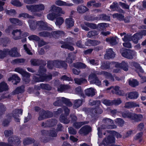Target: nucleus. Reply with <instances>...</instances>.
Returning a JSON list of instances; mask_svg holds the SVG:
<instances>
[{"instance_id": "58836bf2", "label": "nucleus", "mask_w": 146, "mask_h": 146, "mask_svg": "<svg viewBox=\"0 0 146 146\" xmlns=\"http://www.w3.org/2000/svg\"><path fill=\"white\" fill-rule=\"evenodd\" d=\"M75 55L73 53H69L68 54V57L66 58V61L69 63H71L72 62L73 60L75 59Z\"/></svg>"}, {"instance_id": "bb28decb", "label": "nucleus", "mask_w": 146, "mask_h": 146, "mask_svg": "<svg viewBox=\"0 0 146 146\" xmlns=\"http://www.w3.org/2000/svg\"><path fill=\"white\" fill-rule=\"evenodd\" d=\"M117 38L116 37H110L106 39V41L111 45H113L117 43Z\"/></svg>"}, {"instance_id": "ddd939ff", "label": "nucleus", "mask_w": 146, "mask_h": 146, "mask_svg": "<svg viewBox=\"0 0 146 146\" xmlns=\"http://www.w3.org/2000/svg\"><path fill=\"white\" fill-rule=\"evenodd\" d=\"M111 90V92L113 94H115L120 96H123L124 94V91L121 90L119 87L118 86H117L115 87L111 86L107 89V90Z\"/></svg>"}, {"instance_id": "a878e982", "label": "nucleus", "mask_w": 146, "mask_h": 146, "mask_svg": "<svg viewBox=\"0 0 146 146\" xmlns=\"http://www.w3.org/2000/svg\"><path fill=\"white\" fill-rule=\"evenodd\" d=\"M131 40H132L134 43L137 44L138 42V40L142 38V36L141 34H139L138 33L131 36Z\"/></svg>"}, {"instance_id": "09e8293b", "label": "nucleus", "mask_w": 146, "mask_h": 146, "mask_svg": "<svg viewBox=\"0 0 146 146\" xmlns=\"http://www.w3.org/2000/svg\"><path fill=\"white\" fill-rule=\"evenodd\" d=\"M53 33V36L55 38L59 37L60 36H64V33L63 31H54Z\"/></svg>"}, {"instance_id": "b1692460", "label": "nucleus", "mask_w": 146, "mask_h": 146, "mask_svg": "<svg viewBox=\"0 0 146 146\" xmlns=\"http://www.w3.org/2000/svg\"><path fill=\"white\" fill-rule=\"evenodd\" d=\"M34 141L35 140L33 139L29 138L25 139L23 141V143L25 145H26L33 143V145L34 146H38L39 144V143L37 141L34 142Z\"/></svg>"}, {"instance_id": "f257e3e1", "label": "nucleus", "mask_w": 146, "mask_h": 146, "mask_svg": "<svg viewBox=\"0 0 146 146\" xmlns=\"http://www.w3.org/2000/svg\"><path fill=\"white\" fill-rule=\"evenodd\" d=\"M26 7L27 9L30 11L34 15L40 17L42 15V13H38L43 11L45 9V5L42 3H39L31 5H27Z\"/></svg>"}, {"instance_id": "13d9d810", "label": "nucleus", "mask_w": 146, "mask_h": 146, "mask_svg": "<svg viewBox=\"0 0 146 146\" xmlns=\"http://www.w3.org/2000/svg\"><path fill=\"white\" fill-rule=\"evenodd\" d=\"M132 113L130 112H125L123 113L122 115L124 118H128L131 119L132 115H133Z\"/></svg>"}, {"instance_id": "69168bd1", "label": "nucleus", "mask_w": 146, "mask_h": 146, "mask_svg": "<svg viewBox=\"0 0 146 146\" xmlns=\"http://www.w3.org/2000/svg\"><path fill=\"white\" fill-rule=\"evenodd\" d=\"M118 6V3L115 2H113L110 6V8L113 11H115L117 8Z\"/></svg>"}, {"instance_id": "dca6fc26", "label": "nucleus", "mask_w": 146, "mask_h": 146, "mask_svg": "<svg viewBox=\"0 0 146 146\" xmlns=\"http://www.w3.org/2000/svg\"><path fill=\"white\" fill-rule=\"evenodd\" d=\"M115 138L113 136H109L104 139L100 144V146H107V145L111 143H114Z\"/></svg>"}, {"instance_id": "423d86ee", "label": "nucleus", "mask_w": 146, "mask_h": 146, "mask_svg": "<svg viewBox=\"0 0 146 146\" xmlns=\"http://www.w3.org/2000/svg\"><path fill=\"white\" fill-rule=\"evenodd\" d=\"M56 101L53 104L55 106L59 105L62 103H64L68 106H71L72 105V104L69 101V100L65 98L59 97L56 98Z\"/></svg>"}, {"instance_id": "f8f14e48", "label": "nucleus", "mask_w": 146, "mask_h": 146, "mask_svg": "<svg viewBox=\"0 0 146 146\" xmlns=\"http://www.w3.org/2000/svg\"><path fill=\"white\" fill-rule=\"evenodd\" d=\"M103 121H104L106 124L108 125V126H106V125H102L101 126L102 129H113L116 127L115 125L112 126L111 125V124L113 123V120L110 119H104L103 120Z\"/></svg>"}, {"instance_id": "a18cd8bd", "label": "nucleus", "mask_w": 146, "mask_h": 146, "mask_svg": "<svg viewBox=\"0 0 146 146\" xmlns=\"http://www.w3.org/2000/svg\"><path fill=\"white\" fill-rule=\"evenodd\" d=\"M64 19L61 17H59L56 18L55 24L56 25L60 26L64 22Z\"/></svg>"}, {"instance_id": "7c9ffc66", "label": "nucleus", "mask_w": 146, "mask_h": 146, "mask_svg": "<svg viewBox=\"0 0 146 146\" xmlns=\"http://www.w3.org/2000/svg\"><path fill=\"white\" fill-rule=\"evenodd\" d=\"M85 94L88 96H92L95 95V90L92 88L87 89L85 90Z\"/></svg>"}, {"instance_id": "c9c22d12", "label": "nucleus", "mask_w": 146, "mask_h": 146, "mask_svg": "<svg viewBox=\"0 0 146 146\" xmlns=\"http://www.w3.org/2000/svg\"><path fill=\"white\" fill-rule=\"evenodd\" d=\"M129 85L131 86L134 87L139 84L138 82L135 79L130 78L128 80Z\"/></svg>"}, {"instance_id": "1a4fd4ad", "label": "nucleus", "mask_w": 146, "mask_h": 146, "mask_svg": "<svg viewBox=\"0 0 146 146\" xmlns=\"http://www.w3.org/2000/svg\"><path fill=\"white\" fill-rule=\"evenodd\" d=\"M66 43L64 44L61 46L62 48H67L71 51H73L74 50V47L70 45H74L73 42V39L70 37H68L67 38Z\"/></svg>"}, {"instance_id": "f704fd0d", "label": "nucleus", "mask_w": 146, "mask_h": 146, "mask_svg": "<svg viewBox=\"0 0 146 146\" xmlns=\"http://www.w3.org/2000/svg\"><path fill=\"white\" fill-rule=\"evenodd\" d=\"M75 82L78 85H80L86 82L87 80L84 78H75L74 79Z\"/></svg>"}, {"instance_id": "72a5a7b5", "label": "nucleus", "mask_w": 146, "mask_h": 146, "mask_svg": "<svg viewBox=\"0 0 146 146\" xmlns=\"http://www.w3.org/2000/svg\"><path fill=\"white\" fill-rule=\"evenodd\" d=\"M65 22L66 26L69 28L74 25V21L72 18H69L66 19Z\"/></svg>"}, {"instance_id": "aec40b11", "label": "nucleus", "mask_w": 146, "mask_h": 146, "mask_svg": "<svg viewBox=\"0 0 146 146\" xmlns=\"http://www.w3.org/2000/svg\"><path fill=\"white\" fill-rule=\"evenodd\" d=\"M55 4L59 6H66L67 7H71L74 5V4L72 3H69L68 2L64 1L61 0H58L56 1Z\"/></svg>"}, {"instance_id": "7ed1b4c3", "label": "nucleus", "mask_w": 146, "mask_h": 146, "mask_svg": "<svg viewBox=\"0 0 146 146\" xmlns=\"http://www.w3.org/2000/svg\"><path fill=\"white\" fill-rule=\"evenodd\" d=\"M15 71L21 74L23 77V79L26 84L28 83L30 81V74L21 68H17L15 69Z\"/></svg>"}, {"instance_id": "6e6552de", "label": "nucleus", "mask_w": 146, "mask_h": 146, "mask_svg": "<svg viewBox=\"0 0 146 146\" xmlns=\"http://www.w3.org/2000/svg\"><path fill=\"white\" fill-rule=\"evenodd\" d=\"M121 53L123 57L129 59H132L136 55L135 51L129 49L126 50Z\"/></svg>"}, {"instance_id": "4d7b16f0", "label": "nucleus", "mask_w": 146, "mask_h": 146, "mask_svg": "<svg viewBox=\"0 0 146 146\" xmlns=\"http://www.w3.org/2000/svg\"><path fill=\"white\" fill-rule=\"evenodd\" d=\"M11 3L13 5L17 6H21L22 4L18 0H12Z\"/></svg>"}, {"instance_id": "864d4df0", "label": "nucleus", "mask_w": 146, "mask_h": 146, "mask_svg": "<svg viewBox=\"0 0 146 146\" xmlns=\"http://www.w3.org/2000/svg\"><path fill=\"white\" fill-rule=\"evenodd\" d=\"M42 60H39L35 59H32L30 61L31 64L33 66H37L38 65L41 61Z\"/></svg>"}, {"instance_id": "473e14b6", "label": "nucleus", "mask_w": 146, "mask_h": 146, "mask_svg": "<svg viewBox=\"0 0 146 146\" xmlns=\"http://www.w3.org/2000/svg\"><path fill=\"white\" fill-rule=\"evenodd\" d=\"M101 74H102L106 78L110 79L113 81H114V77L110 73L107 72L102 71L101 72Z\"/></svg>"}, {"instance_id": "9d476101", "label": "nucleus", "mask_w": 146, "mask_h": 146, "mask_svg": "<svg viewBox=\"0 0 146 146\" xmlns=\"http://www.w3.org/2000/svg\"><path fill=\"white\" fill-rule=\"evenodd\" d=\"M63 109L65 114V116L63 114H62L60 116V120L61 122L67 124L70 121V120L67 119L66 117L69 114L70 110L68 109L66 107H64Z\"/></svg>"}, {"instance_id": "412c9836", "label": "nucleus", "mask_w": 146, "mask_h": 146, "mask_svg": "<svg viewBox=\"0 0 146 146\" xmlns=\"http://www.w3.org/2000/svg\"><path fill=\"white\" fill-rule=\"evenodd\" d=\"M23 113V110L20 109L15 110L13 112V116L15 119L16 121L18 122L19 121V114H22Z\"/></svg>"}, {"instance_id": "680f3d73", "label": "nucleus", "mask_w": 146, "mask_h": 146, "mask_svg": "<svg viewBox=\"0 0 146 146\" xmlns=\"http://www.w3.org/2000/svg\"><path fill=\"white\" fill-rule=\"evenodd\" d=\"M84 25L92 29H95L96 28V24L93 23H89L88 22H85L84 23Z\"/></svg>"}, {"instance_id": "c85d7f7f", "label": "nucleus", "mask_w": 146, "mask_h": 146, "mask_svg": "<svg viewBox=\"0 0 146 146\" xmlns=\"http://www.w3.org/2000/svg\"><path fill=\"white\" fill-rule=\"evenodd\" d=\"M133 115L131 117V119L135 121L139 122L141 121L143 118V116L141 114H136L132 113Z\"/></svg>"}, {"instance_id": "bf43d9fd", "label": "nucleus", "mask_w": 146, "mask_h": 146, "mask_svg": "<svg viewBox=\"0 0 146 146\" xmlns=\"http://www.w3.org/2000/svg\"><path fill=\"white\" fill-rule=\"evenodd\" d=\"M131 36L130 35H125L124 37L122 38L123 41L125 42H129L131 40Z\"/></svg>"}, {"instance_id": "c756f323", "label": "nucleus", "mask_w": 146, "mask_h": 146, "mask_svg": "<svg viewBox=\"0 0 146 146\" xmlns=\"http://www.w3.org/2000/svg\"><path fill=\"white\" fill-rule=\"evenodd\" d=\"M57 123V121L55 120L47 122L46 123H42V126L44 127H51L55 125Z\"/></svg>"}, {"instance_id": "c03bdc74", "label": "nucleus", "mask_w": 146, "mask_h": 146, "mask_svg": "<svg viewBox=\"0 0 146 146\" xmlns=\"http://www.w3.org/2000/svg\"><path fill=\"white\" fill-rule=\"evenodd\" d=\"M138 96V93L137 92H131L128 94V97L130 99H136Z\"/></svg>"}, {"instance_id": "79ce46f5", "label": "nucleus", "mask_w": 146, "mask_h": 146, "mask_svg": "<svg viewBox=\"0 0 146 146\" xmlns=\"http://www.w3.org/2000/svg\"><path fill=\"white\" fill-rule=\"evenodd\" d=\"M24 91V87L23 86H22L17 87L14 91L12 93L13 94H17L23 92Z\"/></svg>"}, {"instance_id": "20e7f679", "label": "nucleus", "mask_w": 146, "mask_h": 146, "mask_svg": "<svg viewBox=\"0 0 146 146\" xmlns=\"http://www.w3.org/2000/svg\"><path fill=\"white\" fill-rule=\"evenodd\" d=\"M46 69L42 67H40L39 69V71L40 72V78L39 80H36L37 82H42L44 80L48 81L52 79V76L51 75H46L45 74V73L46 72Z\"/></svg>"}, {"instance_id": "ea45409f", "label": "nucleus", "mask_w": 146, "mask_h": 146, "mask_svg": "<svg viewBox=\"0 0 146 146\" xmlns=\"http://www.w3.org/2000/svg\"><path fill=\"white\" fill-rule=\"evenodd\" d=\"M9 21L12 23L13 24H17L21 26L23 24V22L16 18H10Z\"/></svg>"}, {"instance_id": "0eeeda50", "label": "nucleus", "mask_w": 146, "mask_h": 146, "mask_svg": "<svg viewBox=\"0 0 146 146\" xmlns=\"http://www.w3.org/2000/svg\"><path fill=\"white\" fill-rule=\"evenodd\" d=\"M21 143L19 138L14 136L9 137L8 139L7 144L9 146H13V145L18 146Z\"/></svg>"}, {"instance_id": "39448f33", "label": "nucleus", "mask_w": 146, "mask_h": 146, "mask_svg": "<svg viewBox=\"0 0 146 146\" xmlns=\"http://www.w3.org/2000/svg\"><path fill=\"white\" fill-rule=\"evenodd\" d=\"M54 64V66L56 68H63L66 69L67 66V64L64 61H59V60H55L54 61H49L47 63V67L48 68H52L50 65Z\"/></svg>"}, {"instance_id": "cd10ccee", "label": "nucleus", "mask_w": 146, "mask_h": 146, "mask_svg": "<svg viewBox=\"0 0 146 146\" xmlns=\"http://www.w3.org/2000/svg\"><path fill=\"white\" fill-rule=\"evenodd\" d=\"M88 10V9L85 6L79 5L77 8V12L79 13L82 14Z\"/></svg>"}, {"instance_id": "9b49d317", "label": "nucleus", "mask_w": 146, "mask_h": 146, "mask_svg": "<svg viewBox=\"0 0 146 146\" xmlns=\"http://www.w3.org/2000/svg\"><path fill=\"white\" fill-rule=\"evenodd\" d=\"M52 116V113L48 111H46L44 110H41L40 112L39 116L38 117L39 120H42L46 118H48Z\"/></svg>"}, {"instance_id": "a19ab883", "label": "nucleus", "mask_w": 146, "mask_h": 146, "mask_svg": "<svg viewBox=\"0 0 146 146\" xmlns=\"http://www.w3.org/2000/svg\"><path fill=\"white\" fill-rule=\"evenodd\" d=\"M88 123V122L87 121L75 122L73 123V126L76 129H78L82 125Z\"/></svg>"}, {"instance_id": "f3484780", "label": "nucleus", "mask_w": 146, "mask_h": 146, "mask_svg": "<svg viewBox=\"0 0 146 146\" xmlns=\"http://www.w3.org/2000/svg\"><path fill=\"white\" fill-rule=\"evenodd\" d=\"M7 53L11 56L13 57H17L21 56L18 52V50L16 47L12 48L10 50L7 49Z\"/></svg>"}, {"instance_id": "774afa93", "label": "nucleus", "mask_w": 146, "mask_h": 146, "mask_svg": "<svg viewBox=\"0 0 146 146\" xmlns=\"http://www.w3.org/2000/svg\"><path fill=\"white\" fill-rule=\"evenodd\" d=\"M13 133V131L11 130H6L4 131V133L5 136L6 137H9L12 135Z\"/></svg>"}, {"instance_id": "5701e85b", "label": "nucleus", "mask_w": 146, "mask_h": 146, "mask_svg": "<svg viewBox=\"0 0 146 146\" xmlns=\"http://www.w3.org/2000/svg\"><path fill=\"white\" fill-rule=\"evenodd\" d=\"M115 55V54L112 49L110 48L107 50L106 54L104 55V57L106 59H109L114 58Z\"/></svg>"}, {"instance_id": "393cba45", "label": "nucleus", "mask_w": 146, "mask_h": 146, "mask_svg": "<svg viewBox=\"0 0 146 146\" xmlns=\"http://www.w3.org/2000/svg\"><path fill=\"white\" fill-rule=\"evenodd\" d=\"M137 107H139V105L136 103L134 102H127L125 103L124 106L125 108L127 109Z\"/></svg>"}, {"instance_id": "338daca9", "label": "nucleus", "mask_w": 146, "mask_h": 146, "mask_svg": "<svg viewBox=\"0 0 146 146\" xmlns=\"http://www.w3.org/2000/svg\"><path fill=\"white\" fill-rule=\"evenodd\" d=\"M6 12L7 14L10 15H13L16 14V12L14 9H10V10H6Z\"/></svg>"}, {"instance_id": "a211bd4d", "label": "nucleus", "mask_w": 146, "mask_h": 146, "mask_svg": "<svg viewBox=\"0 0 146 146\" xmlns=\"http://www.w3.org/2000/svg\"><path fill=\"white\" fill-rule=\"evenodd\" d=\"M12 34L13 35V38L15 40L21 39L23 36L22 32L20 30H14L12 32Z\"/></svg>"}, {"instance_id": "4be33fe9", "label": "nucleus", "mask_w": 146, "mask_h": 146, "mask_svg": "<svg viewBox=\"0 0 146 146\" xmlns=\"http://www.w3.org/2000/svg\"><path fill=\"white\" fill-rule=\"evenodd\" d=\"M115 63V62H112L109 63L107 62L102 63V65L101 66V68L103 70H106L108 69L111 68L115 66V65L113 64L111 65V63Z\"/></svg>"}, {"instance_id": "de8ad7c7", "label": "nucleus", "mask_w": 146, "mask_h": 146, "mask_svg": "<svg viewBox=\"0 0 146 146\" xmlns=\"http://www.w3.org/2000/svg\"><path fill=\"white\" fill-rule=\"evenodd\" d=\"M82 103V101L81 100L79 99L75 100L74 108L75 109L78 108L81 105Z\"/></svg>"}, {"instance_id": "2f4dec72", "label": "nucleus", "mask_w": 146, "mask_h": 146, "mask_svg": "<svg viewBox=\"0 0 146 146\" xmlns=\"http://www.w3.org/2000/svg\"><path fill=\"white\" fill-rule=\"evenodd\" d=\"M9 89L7 84L3 82L0 83V92L7 91Z\"/></svg>"}, {"instance_id": "49530a36", "label": "nucleus", "mask_w": 146, "mask_h": 146, "mask_svg": "<svg viewBox=\"0 0 146 146\" xmlns=\"http://www.w3.org/2000/svg\"><path fill=\"white\" fill-rule=\"evenodd\" d=\"M73 65L74 67L78 68H84L86 67V65L85 64L81 62H77L74 64Z\"/></svg>"}, {"instance_id": "052dcab7", "label": "nucleus", "mask_w": 146, "mask_h": 146, "mask_svg": "<svg viewBox=\"0 0 146 146\" xmlns=\"http://www.w3.org/2000/svg\"><path fill=\"white\" fill-rule=\"evenodd\" d=\"M7 53V49H4L3 51L0 50V58H2L5 57Z\"/></svg>"}, {"instance_id": "6ab92c4d", "label": "nucleus", "mask_w": 146, "mask_h": 146, "mask_svg": "<svg viewBox=\"0 0 146 146\" xmlns=\"http://www.w3.org/2000/svg\"><path fill=\"white\" fill-rule=\"evenodd\" d=\"M91 130V128L88 126L86 125L82 127L79 131V133L84 135L87 134Z\"/></svg>"}, {"instance_id": "6e6d98bb", "label": "nucleus", "mask_w": 146, "mask_h": 146, "mask_svg": "<svg viewBox=\"0 0 146 146\" xmlns=\"http://www.w3.org/2000/svg\"><path fill=\"white\" fill-rule=\"evenodd\" d=\"M40 87L43 89L49 90L51 89L50 86L48 84H42L40 85Z\"/></svg>"}, {"instance_id": "0e129e2a", "label": "nucleus", "mask_w": 146, "mask_h": 146, "mask_svg": "<svg viewBox=\"0 0 146 146\" xmlns=\"http://www.w3.org/2000/svg\"><path fill=\"white\" fill-rule=\"evenodd\" d=\"M68 132L70 134L75 135L76 134V131L72 127L68 128Z\"/></svg>"}, {"instance_id": "8fccbe9b", "label": "nucleus", "mask_w": 146, "mask_h": 146, "mask_svg": "<svg viewBox=\"0 0 146 146\" xmlns=\"http://www.w3.org/2000/svg\"><path fill=\"white\" fill-rule=\"evenodd\" d=\"M99 33V31L94 30L89 32L88 33L87 36L88 37H91L98 35Z\"/></svg>"}, {"instance_id": "2eb2a0df", "label": "nucleus", "mask_w": 146, "mask_h": 146, "mask_svg": "<svg viewBox=\"0 0 146 146\" xmlns=\"http://www.w3.org/2000/svg\"><path fill=\"white\" fill-rule=\"evenodd\" d=\"M111 65L113 64L116 68H119L123 69L125 71H127L128 70L129 66L127 62L123 61L121 63L115 62V63H111Z\"/></svg>"}, {"instance_id": "603ef678", "label": "nucleus", "mask_w": 146, "mask_h": 146, "mask_svg": "<svg viewBox=\"0 0 146 146\" xmlns=\"http://www.w3.org/2000/svg\"><path fill=\"white\" fill-rule=\"evenodd\" d=\"M18 17H23L25 18L33 19L34 18L33 16L30 15L29 14L26 13H23L19 14Z\"/></svg>"}, {"instance_id": "4c0bfd02", "label": "nucleus", "mask_w": 146, "mask_h": 146, "mask_svg": "<svg viewBox=\"0 0 146 146\" xmlns=\"http://www.w3.org/2000/svg\"><path fill=\"white\" fill-rule=\"evenodd\" d=\"M20 78L16 74L13 75L8 79V80L9 81H11L12 80L15 81L16 82L15 84H16L20 81Z\"/></svg>"}, {"instance_id": "f03ea898", "label": "nucleus", "mask_w": 146, "mask_h": 146, "mask_svg": "<svg viewBox=\"0 0 146 146\" xmlns=\"http://www.w3.org/2000/svg\"><path fill=\"white\" fill-rule=\"evenodd\" d=\"M28 22L30 29L32 30L36 28L37 25L39 27V30H46L48 26V24L46 22L42 21L35 22L33 20H29Z\"/></svg>"}, {"instance_id": "5fc2aeb1", "label": "nucleus", "mask_w": 146, "mask_h": 146, "mask_svg": "<svg viewBox=\"0 0 146 146\" xmlns=\"http://www.w3.org/2000/svg\"><path fill=\"white\" fill-rule=\"evenodd\" d=\"M56 14L54 13H49L47 15V17L48 19L53 21L56 18Z\"/></svg>"}, {"instance_id": "e2e57ef3", "label": "nucleus", "mask_w": 146, "mask_h": 146, "mask_svg": "<svg viewBox=\"0 0 146 146\" xmlns=\"http://www.w3.org/2000/svg\"><path fill=\"white\" fill-rule=\"evenodd\" d=\"M28 38L30 40H34L35 41H38L40 39L36 35H32L28 37Z\"/></svg>"}, {"instance_id": "37998d69", "label": "nucleus", "mask_w": 146, "mask_h": 146, "mask_svg": "<svg viewBox=\"0 0 146 146\" xmlns=\"http://www.w3.org/2000/svg\"><path fill=\"white\" fill-rule=\"evenodd\" d=\"M42 133L48 134L49 136L53 137H55L57 135L56 132L53 130H51L49 131L43 130L42 131Z\"/></svg>"}, {"instance_id": "e433bc0d", "label": "nucleus", "mask_w": 146, "mask_h": 146, "mask_svg": "<svg viewBox=\"0 0 146 146\" xmlns=\"http://www.w3.org/2000/svg\"><path fill=\"white\" fill-rule=\"evenodd\" d=\"M132 65L136 68V71L139 74V72L141 73L144 72L143 70L139 64L136 62H133L132 63Z\"/></svg>"}, {"instance_id": "4468645a", "label": "nucleus", "mask_w": 146, "mask_h": 146, "mask_svg": "<svg viewBox=\"0 0 146 146\" xmlns=\"http://www.w3.org/2000/svg\"><path fill=\"white\" fill-rule=\"evenodd\" d=\"M88 78L91 84H95L98 86L101 85V82L98 80L96 74H91L89 76Z\"/></svg>"}, {"instance_id": "3c124183", "label": "nucleus", "mask_w": 146, "mask_h": 146, "mask_svg": "<svg viewBox=\"0 0 146 146\" xmlns=\"http://www.w3.org/2000/svg\"><path fill=\"white\" fill-rule=\"evenodd\" d=\"M115 122L116 124L121 126H123L124 123V121L120 118L116 119L115 120Z\"/></svg>"}]
</instances>
